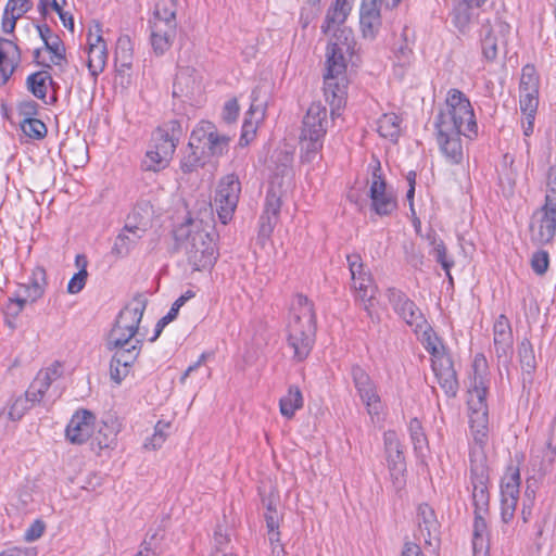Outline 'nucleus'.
Segmentation results:
<instances>
[{"label": "nucleus", "instance_id": "nucleus-14", "mask_svg": "<svg viewBox=\"0 0 556 556\" xmlns=\"http://www.w3.org/2000/svg\"><path fill=\"white\" fill-rule=\"evenodd\" d=\"M520 472L517 467L510 466L505 471L501 484V520L508 525L515 517L517 503L519 500Z\"/></svg>", "mask_w": 556, "mask_h": 556}, {"label": "nucleus", "instance_id": "nucleus-17", "mask_svg": "<svg viewBox=\"0 0 556 556\" xmlns=\"http://www.w3.org/2000/svg\"><path fill=\"white\" fill-rule=\"evenodd\" d=\"M63 376V364L59 361H54L49 366L40 369L31 383L28 387V395L35 396L42 405L45 412H49L52 401L50 395L46 399L49 389L53 382L59 380Z\"/></svg>", "mask_w": 556, "mask_h": 556}, {"label": "nucleus", "instance_id": "nucleus-55", "mask_svg": "<svg viewBox=\"0 0 556 556\" xmlns=\"http://www.w3.org/2000/svg\"><path fill=\"white\" fill-rule=\"evenodd\" d=\"M549 264V256L546 251L540 250L533 253L531 258V267L533 271L538 275H543L546 273Z\"/></svg>", "mask_w": 556, "mask_h": 556}, {"label": "nucleus", "instance_id": "nucleus-39", "mask_svg": "<svg viewBox=\"0 0 556 556\" xmlns=\"http://www.w3.org/2000/svg\"><path fill=\"white\" fill-rule=\"evenodd\" d=\"M519 364L523 374L531 376L536 369L533 345L525 338L517 348Z\"/></svg>", "mask_w": 556, "mask_h": 556}, {"label": "nucleus", "instance_id": "nucleus-40", "mask_svg": "<svg viewBox=\"0 0 556 556\" xmlns=\"http://www.w3.org/2000/svg\"><path fill=\"white\" fill-rule=\"evenodd\" d=\"M401 119L395 113L383 114L377 122L378 132L383 138L396 141L400 135Z\"/></svg>", "mask_w": 556, "mask_h": 556}, {"label": "nucleus", "instance_id": "nucleus-4", "mask_svg": "<svg viewBox=\"0 0 556 556\" xmlns=\"http://www.w3.org/2000/svg\"><path fill=\"white\" fill-rule=\"evenodd\" d=\"M201 226L202 220L189 217L174 230L175 240L184 243L188 263L194 270L208 269L217 260L214 239Z\"/></svg>", "mask_w": 556, "mask_h": 556}, {"label": "nucleus", "instance_id": "nucleus-51", "mask_svg": "<svg viewBox=\"0 0 556 556\" xmlns=\"http://www.w3.org/2000/svg\"><path fill=\"white\" fill-rule=\"evenodd\" d=\"M484 511L476 510V518L473 522V549H482L485 546L486 521L482 516Z\"/></svg>", "mask_w": 556, "mask_h": 556}, {"label": "nucleus", "instance_id": "nucleus-64", "mask_svg": "<svg viewBox=\"0 0 556 556\" xmlns=\"http://www.w3.org/2000/svg\"><path fill=\"white\" fill-rule=\"evenodd\" d=\"M46 530V525L42 520H35L25 531L24 539L27 542H34L42 536Z\"/></svg>", "mask_w": 556, "mask_h": 556}, {"label": "nucleus", "instance_id": "nucleus-42", "mask_svg": "<svg viewBox=\"0 0 556 556\" xmlns=\"http://www.w3.org/2000/svg\"><path fill=\"white\" fill-rule=\"evenodd\" d=\"M302 405V393L296 387H291L288 394L282 396L279 401L280 412L285 417H291Z\"/></svg>", "mask_w": 556, "mask_h": 556}, {"label": "nucleus", "instance_id": "nucleus-19", "mask_svg": "<svg viewBox=\"0 0 556 556\" xmlns=\"http://www.w3.org/2000/svg\"><path fill=\"white\" fill-rule=\"evenodd\" d=\"M493 343L498 365L508 369L513 356L514 337L510 321L504 314L494 321Z\"/></svg>", "mask_w": 556, "mask_h": 556}, {"label": "nucleus", "instance_id": "nucleus-34", "mask_svg": "<svg viewBox=\"0 0 556 556\" xmlns=\"http://www.w3.org/2000/svg\"><path fill=\"white\" fill-rule=\"evenodd\" d=\"M176 0H157L153 9V17L149 24L170 25L176 22Z\"/></svg>", "mask_w": 556, "mask_h": 556}, {"label": "nucleus", "instance_id": "nucleus-56", "mask_svg": "<svg viewBox=\"0 0 556 556\" xmlns=\"http://www.w3.org/2000/svg\"><path fill=\"white\" fill-rule=\"evenodd\" d=\"M519 104L522 113L536 112L539 106V92H520Z\"/></svg>", "mask_w": 556, "mask_h": 556}, {"label": "nucleus", "instance_id": "nucleus-16", "mask_svg": "<svg viewBox=\"0 0 556 556\" xmlns=\"http://www.w3.org/2000/svg\"><path fill=\"white\" fill-rule=\"evenodd\" d=\"M386 296L393 312L404 320L409 327L422 329L426 324V318L416 303L410 300L405 292L395 288L389 287L386 290Z\"/></svg>", "mask_w": 556, "mask_h": 556}, {"label": "nucleus", "instance_id": "nucleus-6", "mask_svg": "<svg viewBox=\"0 0 556 556\" xmlns=\"http://www.w3.org/2000/svg\"><path fill=\"white\" fill-rule=\"evenodd\" d=\"M329 125L327 108L314 102L302 121L300 150L302 162L311 163L321 151Z\"/></svg>", "mask_w": 556, "mask_h": 556}, {"label": "nucleus", "instance_id": "nucleus-44", "mask_svg": "<svg viewBox=\"0 0 556 556\" xmlns=\"http://www.w3.org/2000/svg\"><path fill=\"white\" fill-rule=\"evenodd\" d=\"M45 48L52 54L51 62L55 66L63 70L67 65L65 46L59 36L46 40Z\"/></svg>", "mask_w": 556, "mask_h": 556}, {"label": "nucleus", "instance_id": "nucleus-43", "mask_svg": "<svg viewBox=\"0 0 556 556\" xmlns=\"http://www.w3.org/2000/svg\"><path fill=\"white\" fill-rule=\"evenodd\" d=\"M422 336L421 343L426 351L431 355V357L439 355L446 351L442 340L438 337V334L433 331L431 326L426 324L422 327Z\"/></svg>", "mask_w": 556, "mask_h": 556}, {"label": "nucleus", "instance_id": "nucleus-62", "mask_svg": "<svg viewBox=\"0 0 556 556\" xmlns=\"http://www.w3.org/2000/svg\"><path fill=\"white\" fill-rule=\"evenodd\" d=\"M545 203L556 205V167H549L547 172V193Z\"/></svg>", "mask_w": 556, "mask_h": 556}, {"label": "nucleus", "instance_id": "nucleus-27", "mask_svg": "<svg viewBox=\"0 0 556 556\" xmlns=\"http://www.w3.org/2000/svg\"><path fill=\"white\" fill-rule=\"evenodd\" d=\"M134 61V45L130 37L122 35L117 39L115 48V68L121 77V84H129L131 78V68Z\"/></svg>", "mask_w": 556, "mask_h": 556}, {"label": "nucleus", "instance_id": "nucleus-33", "mask_svg": "<svg viewBox=\"0 0 556 556\" xmlns=\"http://www.w3.org/2000/svg\"><path fill=\"white\" fill-rule=\"evenodd\" d=\"M486 395L488 386L470 384L468 390L467 405L471 414L479 415L480 417L489 416Z\"/></svg>", "mask_w": 556, "mask_h": 556}, {"label": "nucleus", "instance_id": "nucleus-57", "mask_svg": "<svg viewBox=\"0 0 556 556\" xmlns=\"http://www.w3.org/2000/svg\"><path fill=\"white\" fill-rule=\"evenodd\" d=\"M349 269L351 273L352 281H357V278L368 273L364 270V264L359 254H350L346 256Z\"/></svg>", "mask_w": 556, "mask_h": 556}, {"label": "nucleus", "instance_id": "nucleus-12", "mask_svg": "<svg viewBox=\"0 0 556 556\" xmlns=\"http://www.w3.org/2000/svg\"><path fill=\"white\" fill-rule=\"evenodd\" d=\"M240 192L241 184L236 175L230 174L220 179L214 202L223 224H227L231 219L239 202Z\"/></svg>", "mask_w": 556, "mask_h": 556}, {"label": "nucleus", "instance_id": "nucleus-11", "mask_svg": "<svg viewBox=\"0 0 556 556\" xmlns=\"http://www.w3.org/2000/svg\"><path fill=\"white\" fill-rule=\"evenodd\" d=\"M370 208L379 216H390L397 210V200L394 192L388 189L381 174L380 162L372 170V181L369 189Z\"/></svg>", "mask_w": 556, "mask_h": 556}, {"label": "nucleus", "instance_id": "nucleus-2", "mask_svg": "<svg viewBox=\"0 0 556 556\" xmlns=\"http://www.w3.org/2000/svg\"><path fill=\"white\" fill-rule=\"evenodd\" d=\"M316 337V314L313 303L303 294L292 302L287 324V344L293 351L292 358L302 362L309 355Z\"/></svg>", "mask_w": 556, "mask_h": 556}, {"label": "nucleus", "instance_id": "nucleus-9", "mask_svg": "<svg viewBox=\"0 0 556 556\" xmlns=\"http://www.w3.org/2000/svg\"><path fill=\"white\" fill-rule=\"evenodd\" d=\"M106 424L101 419H70L65 429L66 439L73 444H83L93 439L100 448L109 447L112 439L102 433Z\"/></svg>", "mask_w": 556, "mask_h": 556}, {"label": "nucleus", "instance_id": "nucleus-7", "mask_svg": "<svg viewBox=\"0 0 556 556\" xmlns=\"http://www.w3.org/2000/svg\"><path fill=\"white\" fill-rule=\"evenodd\" d=\"M230 138L219 134L216 126L208 121H201L193 128L189 147L200 149L208 157H219L228 152Z\"/></svg>", "mask_w": 556, "mask_h": 556}, {"label": "nucleus", "instance_id": "nucleus-26", "mask_svg": "<svg viewBox=\"0 0 556 556\" xmlns=\"http://www.w3.org/2000/svg\"><path fill=\"white\" fill-rule=\"evenodd\" d=\"M139 228V222L137 213L134 211L126 218L125 225L116 237L114 245L112 248V254L117 257H124L136 247L139 236L137 230Z\"/></svg>", "mask_w": 556, "mask_h": 556}, {"label": "nucleus", "instance_id": "nucleus-52", "mask_svg": "<svg viewBox=\"0 0 556 556\" xmlns=\"http://www.w3.org/2000/svg\"><path fill=\"white\" fill-rule=\"evenodd\" d=\"M0 52L3 54L4 60L13 66H17L21 62L22 55L18 46L10 39H0Z\"/></svg>", "mask_w": 556, "mask_h": 556}, {"label": "nucleus", "instance_id": "nucleus-8", "mask_svg": "<svg viewBox=\"0 0 556 556\" xmlns=\"http://www.w3.org/2000/svg\"><path fill=\"white\" fill-rule=\"evenodd\" d=\"M472 501L476 510L486 511L489 506V470L486 458L481 445L475 446L470 453Z\"/></svg>", "mask_w": 556, "mask_h": 556}, {"label": "nucleus", "instance_id": "nucleus-3", "mask_svg": "<svg viewBox=\"0 0 556 556\" xmlns=\"http://www.w3.org/2000/svg\"><path fill=\"white\" fill-rule=\"evenodd\" d=\"M182 134L178 119L166 121L152 131L144 159L141 160V180L169 166Z\"/></svg>", "mask_w": 556, "mask_h": 556}, {"label": "nucleus", "instance_id": "nucleus-47", "mask_svg": "<svg viewBox=\"0 0 556 556\" xmlns=\"http://www.w3.org/2000/svg\"><path fill=\"white\" fill-rule=\"evenodd\" d=\"M169 428L170 422L168 420L159 419V421L153 427V433L151 438L146 439L144 447L151 450L161 447L166 439Z\"/></svg>", "mask_w": 556, "mask_h": 556}, {"label": "nucleus", "instance_id": "nucleus-32", "mask_svg": "<svg viewBox=\"0 0 556 556\" xmlns=\"http://www.w3.org/2000/svg\"><path fill=\"white\" fill-rule=\"evenodd\" d=\"M47 286V271L43 266H36L31 271L29 282L23 285L25 293L27 294V298H29L30 302H36L41 299Z\"/></svg>", "mask_w": 556, "mask_h": 556}, {"label": "nucleus", "instance_id": "nucleus-18", "mask_svg": "<svg viewBox=\"0 0 556 556\" xmlns=\"http://www.w3.org/2000/svg\"><path fill=\"white\" fill-rule=\"evenodd\" d=\"M384 446L390 477L394 486L401 489L405 483L406 463L395 432L389 431L384 434Z\"/></svg>", "mask_w": 556, "mask_h": 556}, {"label": "nucleus", "instance_id": "nucleus-45", "mask_svg": "<svg viewBox=\"0 0 556 556\" xmlns=\"http://www.w3.org/2000/svg\"><path fill=\"white\" fill-rule=\"evenodd\" d=\"M540 89V77L538 72L532 64H526L521 70L520 92H539Z\"/></svg>", "mask_w": 556, "mask_h": 556}, {"label": "nucleus", "instance_id": "nucleus-35", "mask_svg": "<svg viewBox=\"0 0 556 556\" xmlns=\"http://www.w3.org/2000/svg\"><path fill=\"white\" fill-rule=\"evenodd\" d=\"M42 405L35 397L28 395V390L25 392L24 396H18L11 404L9 409V417H24L26 414H30L31 409L35 410V414H42Z\"/></svg>", "mask_w": 556, "mask_h": 556}, {"label": "nucleus", "instance_id": "nucleus-1", "mask_svg": "<svg viewBox=\"0 0 556 556\" xmlns=\"http://www.w3.org/2000/svg\"><path fill=\"white\" fill-rule=\"evenodd\" d=\"M351 10L352 0H336L328 9L321 25V31L325 35L336 29L326 51V71L336 74L346 73V55L351 54L354 46L352 30L339 28L346 21Z\"/></svg>", "mask_w": 556, "mask_h": 556}, {"label": "nucleus", "instance_id": "nucleus-31", "mask_svg": "<svg viewBox=\"0 0 556 556\" xmlns=\"http://www.w3.org/2000/svg\"><path fill=\"white\" fill-rule=\"evenodd\" d=\"M33 7L30 0H9L3 12L2 30L13 33L16 21L27 13Z\"/></svg>", "mask_w": 556, "mask_h": 556}, {"label": "nucleus", "instance_id": "nucleus-50", "mask_svg": "<svg viewBox=\"0 0 556 556\" xmlns=\"http://www.w3.org/2000/svg\"><path fill=\"white\" fill-rule=\"evenodd\" d=\"M473 375L470 384L488 386V361L483 354H477L472 363Z\"/></svg>", "mask_w": 556, "mask_h": 556}, {"label": "nucleus", "instance_id": "nucleus-61", "mask_svg": "<svg viewBox=\"0 0 556 556\" xmlns=\"http://www.w3.org/2000/svg\"><path fill=\"white\" fill-rule=\"evenodd\" d=\"M88 278V271L87 270H78L74 276L71 278V280L67 283V292L70 294H77L79 293L84 287L86 286Z\"/></svg>", "mask_w": 556, "mask_h": 556}, {"label": "nucleus", "instance_id": "nucleus-25", "mask_svg": "<svg viewBox=\"0 0 556 556\" xmlns=\"http://www.w3.org/2000/svg\"><path fill=\"white\" fill-rule=\"evenodd\" d=\"M116 352L112 357L110 364L111 378L119 383L130 371V368L135 365L139 350H136V344H129L128 346L115 348Z\"/></svg>", "mask_w": 556, "mask_h": 556}, {"label": "nucleus", "instance_id": "nucleus-41", "mask_svg": "<svg viewBox=\"0 0 556 556\" xmlns=\"http://www.w3.org/2000/svg\"><path fill=\"white\" fill-rule=\"evenodd\" d=\"M419 517L422 519V522L419 523V531L425 536L426 543L431 544L435 539L438 528L433 510L428 505H421Z\"/></svg>", "mask_w": 556, "mask_h": 556}, {"label": "nucleus", "instance_id": "nucleus-58", "mask_svg": "<svg viewBox=\"0 0 556 556\" xmlns=\"http://www.w3.org/2000/svg\"><path fill=\"white\" fill-rule=\"evenodd\" d=\"M162 539L163 535L160 530L147 534V539L144 540L146 556H155L159 553Z\"/></svg>", "mask_w": 556, "mask_h": 556}, {"label": "nucleus", "instance_id": "nucleus-23", "mask_svg": "<svg viewBox=\"0 0 556 556\" xmlns=\"http://www.w3.org/2000/svg\"><path fill=\"white\" fill-rule=\"evenodd\" d=\"M437 130V141L441 152L452 164H459L463 161L462 136L464 130H455L454 128L445 129L442 126H434Z\"/></svg>", "mask_w": 556, "mask_h": 556}, {"label": "nucleus", "instance_id": "nucleus-38", "mask_svg": "<svg viewBox=\"0 0 556 556\" xmlns=\"http://www.w3.org/2000/svg\"><path fill=\"white\" fill-rule=\"evenodd\" d=\"M206 162L207 157L204 155L203 151L195 148L192 149L188 144L180 159V169L184 174H191L202 168Z\"/></svg>", "mask_w": 556, "mask_h": 556}, {"label": "nucleus", "instance_id": "nucleus-20", "mask_svg": "<svg viewBox=\"0 0 556 556\" xmlns=\"http://www.w3.org/2000/svg\"><path fill=\"white\" fill-rule=\"evenodd\" d=\"M269 100V86L267 84L257 85L251 93V104L245 114L242 125L241 140L249 134L255 132L256 125L265 117L266 108Z\"/></svg>", "mask_w": 556, "mask_h": 556}, {"label": "nucleus", "instance_id": "nucleus-5", "mask_svg": "<svg viewBox=\"0 0 556 556\" xmlns=\"http://www.w3.org/2000/svg\"><path fill=\"white\" fill-rule=\"evenodd\" d=\"M434 126L464 130V137L472 140L478 136V124L469 98L459 89L452 88L445 98V109L440 110Z\"/></svg>", "mask_w": 556, "mask_h": 556}, {"label": "nucleus", "instance_id": "nucleus-49", "mask_svg": "<svg viewBox=\"0 0 556 556\" xmlns=\"http://www.w3.org/2000/svg\"><path fill=\"white\" fill-rule=\"evenodd\" d=\"M440 387L443 389L447 396H455L458 391V380L456 370L453 368L435 375Z\"/></svg>", "mask_w": 556, "mask_h": 556}, {"label": "nucleus", "instance_id": "nucleus-54", "mask_svg": "<svg viewBox=\"0 0 556 556\" xmlns=\"http://www.w3.org/2000/svg\"><path fill=\"white\" fill-rule=\"evenodd\" d=\"M353 288L356 292L357 299L359 300H365L371 292H376V288L369 274L357 278V281H353Z\"/></svg>", "mask_w": 556, "mask_h": 556}, {"label": "nucleus", "instance_id": "nucleus-21", "mask_svg": "<svg viewBox=\"0 0 556 556\" xmlns=\"http://www.w3.org/2000/svg\"><path fill=\"white\" fill-rule=\"evenodd\" d=\"M43 70L35 72L27 76L26 86L28 91L45 103L53 104L56 102L55 94L59 85L53 80L50 71V64H43Z\"/></svg>", "mask_w": 556, "mask_h": 556}, {"label": "nucleus", "instance_id": "nucleus-29", "mask_svg": "<svg viewBox=\"0 0 556 556\" xmlns=\"http://www.w3.org/2000/svg\"><path fill=\"white\" fill-rule=\"evenodd\" d=\"M538 230H533V240L540 244L549 243L556 235V205L547 203L541 210Z\"/></svg>", "mask_w": 556, "mask_h": 556}, {"label": "nucleus", "instance_id": "nucleus-10", "mask_svg": "<svg viewBox=\"0 0 556 556\" xmlns=\"http://www.w3.org/2000/svg\"><path fill=\"white\" fill-rule=\"evenodd\" d=\"M354 388L370 416L383 413V402L378 393L377 386L368 372L359 365H353L350 371Z\"/></svg>", "mask_w": 556, "mask_h": 556}, {"label": "nucleus", "instance_id": "nucleus-28", "mask_svg": "<svg viewBox=\"0 0 556 556\" xmlns=\"http://www.w3.org/2000/svg\"><path fill=\"white\" fill-rule=\"evenodd\" d=\"M280 208V197L274 190H268L266 193L264 210L260 216V237L268 238L271 235L277 224Z\"/></svg>", "mask_w": 556, "mask_h": 556}, {"label": "nucleus", "instance_id": "nucleus-53", "mask_svg": "<svg viewBox=\"0 0 556 556\" xmlns=\"http://www.w3.org/2000/svg\"><path fill=\"white\" fill-rule=\"evenodd\" d=\"M267 535L269 542L278 541V529L280 523V515L276 509H273L271 505L268 506V511L265 515Z\"/></svg>", "mask_w": 556, "mask_h": 556}, {"label": "nucleus", "instance_id": "nucleus-22", "mask_svg": "<svg viewBox=\"0 0 556 556\" xmlns=\"http://www.w3.org/2000/svg\"><path fill=\"white\" fill-rule=\"evenodd\" d=\"M382 0H363L359 13V24L363 36L372 39L381 25L380 4ZM401 0H387V5L395 8Z\"/></svg>", "mask_w": 556, "mask_h": 556}, {"label": "nucleus", "instance_id": "nucleus-15", "mask_svg": "<svg viewBox=\"0 0 556 556\" xmlns=\"http://www.w3.org/2000/svg\"><path fill=\"white\" fill-rule=\"evenodd\" d=\"M137 306H126L118 314L113 328L108 336V345L110 349L124 348L130 344V341L139 329V316Z\"/></svg>", "mask_w": 556, "mask_h": 556}, {"label": "nucleus", "instance_id": "nucleus-24", "mask_svg": "<svg viewBox=\"0 0 556 556\" xmlns=\"http://www.w3.org/2000/svg\"><path fill=\"white\" fill-rule=\"evenodd\" d=\"M348 88V78L345 74H336L326 71L324 75V93L331 106V113L340 109L345 103Z\"/></svg>", "mask_w": 556, "mask_h": 556}, {"label": "nucleus", "instance_id": "nucleus-13", "mask_svg": "<svg viewBox=\"0 0 556 556\" xmlns=\"http://www.w3.org/2000/svg\"><path fill=\"white\" fill-rule=\"evenodd\" d=\"M510 26L495 18L493 22L485 18L481 22L479 30L482 56L486 62H494L498 54L500 43L505 45V35L509 31Z\"/></svg>", "mask_w": 556, "mask_h": 556}, {"label": "nucleus", "instance_id": "nucleus-59", "mask_svg": "<svg viewBox=\"0 0 556 556\" xmlns=\"http://www.w3.org/2000/svg\"><path fill=\"white\" fill-rule=\"evenodd\" d=\"M431 367L434 375H437L438 372L453 368L454 364L451 355H448L447 352L445 351L439 355L431 357Z\"/></svg>", "mask_w": 556, "mask_h": 556}, {"label": "nucleus", "instance_id": "nucleus-36", "mask_svg": "<svg viewBox=\"0 0 556 556\" xmlns=\"http://www.w3.org/2000/svg\"><path fill=\"white\" fill-rule=\"evenodd\" d=\"M108 61L106 45H96L88 49L87 66L90 75L96 81L98 76L104 71Z\"/></svg>", "mask_w": 556, "mask_h": 556}, {"label": "nucleus", "instance_id": "nucleus-30", "mask_svg": "<svg viewBox=\"0 0 556 556\" xmlns=\"http://www.w3.org/2000/svg\"><path fill=\"white\" fill-rule=\"evenodd\" d=\"M151 36L150 41L152 49L156 55H162L169 49L174 38L176 37L177 24L163 26L150 24Z\"/></svg>", "mask_w": 556, "mask_h": 556}, {"label": "nucleus", "instance_id": "nucleus-46", "mask_svg": "<svg viewBox=\"0 0 556 556\" xmlns=\"http://www.w3.org/2000/svg\"><path fill=\"white\" fill-rule=\"evenodd\" d=\"M472 8L476 7L468 4L463 0L453 11V23L462 34H465L469 28L472 18Z\"/></svg>", "mask_w": 556, "mask_h": 556}, {"label": "nucleus", "instance_id": "nucleus-63", "mask_svg": "<svg viewBox=\"0 0 556 556\" xmlns=\"http://www.w3.org/2000/svg\"><path fill=\"white\" fill-rule=\"evenodd\" d=\"M39 104L34 100L22 101L17 106L18 115L22 119H29L36 117L38 114Z\"/></svg>", "mask_w": 556, "mask_h": 556}, {"label": "nucleus", "instance_id": "nucleus-60", "mask_svg": "<svg viewBox=\"0 0 556 556\" xmlns=\"http://www.w3.org/2000/svg\"><path fill=\"white\" fill-rule=\"evenodd\" d=\"M471 433L477 443H483L489 432L488 419H471Z\"/></svg>", "mask_w": 556, "mask_h": 556}, {"label": "nucleus", "instance_id": "nucleus-48", "mask_svg": "<svg viewBox=\"0 0 556 556\" xmlns=\"http://www.w3.org/2000/svg\"><path fill=\"white\" fill-rule=\"evenodd\" d=\"M21 129L25 136L34 140H41L47 136V126L39 118L22 119Z\"/></svg>", "mask_w": 556, "mask_h": 556}, {"label": "nucleus", "instance_id": "nucleus-37", "mask_svg": "<svg viewBox=\"0 0 556 556\" xmlns=\"http://www.w3.org/2000/svg\"><path fill=\"white\" fill-rule=\"evenodd\" d=\"M428 239L430 240V244L433 247L431 254L434 256L437 263H439L446 276H450V270L455 265V262L452 257L447 255V249L442 239L438 238L434 231L428 233Z\"/></svg>", "mask_w": 556, "mask_h": 556}]
</instances>
